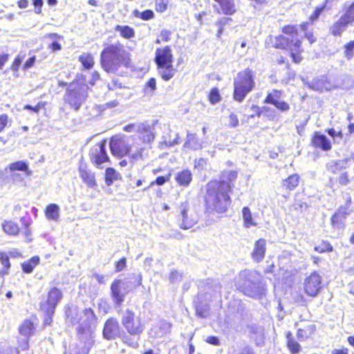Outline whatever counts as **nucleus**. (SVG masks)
I'll return each instance as SVG.
<instances>
[{
    "label": "nucleus",
    "instance_id": "f257e3e1",
    "mask_svg": "<svg viewBox=\"0 0 354 354\" xmlns=\"http://www.w3.org/2000/svg\"><path fill=\"white\" fill-rule=\"evenodd\" d=\"M100 64L106 72L115 73L122 66H131L130 53L119 41L107 44L100 53Z\"/></svg>",
    "mask_w": 354,
    "mask_h": 354
},
{
    "label": "nucleus",
    "instance_id": "f03ea898",
    "mask_svg": "<svg viewBox=\"0 0 354 354\" xmlns=\"http://www.w3.org/2000/svg\"><path fill=\"white\" fill-rule=\"evenodd\" d=\"M229 185L224 182L212 180L206 186L205 203L209 209L225 212L231 203Z\"/></svg>",
    "mask_w": 354,
    "mask_h": 354
},
{
    "label": "nucleus",
    "instance_id": "7ed1b4c3",
    "mask_svg": "<svg viewBox=\"0 0 354 354\" xmlns=\"http://www.w3.org/2000/svg\"><path fill=\"white\" fill-rule=\"evenodd\" d=\"M236 288L245 295L260 299L266 295V287L259 273L254 270H244L234 279Z\"/></svg>",
    "mask_w": 354,
    "mask_h": 354
},
{
    "label": "nucleus",
    "instance_id": "20e7f679",
    "mask_svg": "<svg viewBox=\"0 0 354 354\" xmlns=\"http://www.w3.org/2000/svg\"><path fill=\"white\" fill-rule=\"evenodd\" d=\"M71 321L73 324H78L77 330L80 339L93 340L96 317L91 308L79 310L72 316Z\"/></svg>",
    "mask_w": 354,
    "mask_h": 354
},
{
    "label": "nucleus",
    "instance_id": "39448f33",
    "mask_svg": "<svg viewBox=\"0 0 354 354\" xmlns=\"http://www.w3.org/2000/svg\"><path fill=\"white\" fill-rule=\"evenodd\" d=\"M255 85L252 71L246 68L239 72L234 80V98L241 102Z\"/></svg>",
    "mask_w": 354,
    "mask_h": 354
},
{
    "label": "nucleus",
    "instance_id": "423d86ee",
    "mask_svg": "<svg viewBox=\"0 0 354 354\" xmlns=\"http://www.w3.org/2000/svg\"><path fill=\"white\" fill-rule=\"evenodd\" d=\"M88 86L78 83L68 85L64 95V100L71 109L78 111L87 97Z\"/></svg>",
    "mask_w": 354,
    "mask_h": 354
},
{
    "label": "nucleus",
    "instance_id": "0eeeda50",
    "mask_svg": "<svg viewBox=\"0 0 354 354\" xmlns=\"http://www.w3.org/2000/svg\"><path fill=\"white\" fill-rule=\"evenodd\" d=\"M178 209V225L181 229H190L198 223V216L190 209L189 204L187 201L182 203L179 205Z\"/></svg>",
    "mask_w": 354,
    "mask_h": 354
},
{
    "label": "nucleus",
    "instance_id": "6e6552de",
    "mask_svg": "<svg viewBox=\"0 0 354 354\" xmlns=\"http://www.w3.org/2000/svg\"><path fill=\"white\" fill-rule=\"evenodd\" d=\"M301 41L300 39H296L295 41L292 40L289 41V39L283 35L275 37L274 46L277 48L288 49L290 51L291 57L294 62L299 64L301 57L299 55L301 48Z\"/></svg>",
    "mask_w": 354,
    "mask_h": 354
},
{
    "label": "nucleus",
    "instance_id": "1a4fd4ad",
    "mask_svg": "<svg viewBox=\"0 0 354 354\" xmlns=\"http://www.w3.org/2000/svg\"><path fill=\"white\" fill-rule=\"evenodd\" d=\"M122 324L127 332L133 335H139L144 330L140 317H136L135 313L129 309L123 313Z\"/></svg>",
    "mask_w": 354,
    "mask_h": 354
},
{
    "label": "nucleus",
    "instance_id": "9d476101",
    "mask_svg": "<svg viewBox=\"0 0 354 354\" xmlns=\"http://www.w3.org/2000/svg\"><path fill=\"white\" fill-rule=\"evenodd\" d=\"M62 298V293L57 288H53L48 291L46 301L41 304V310L48 317L45 320L46 323H48V319H51L55 313V309Z\"/></svg>",
    "mask_w": 354,
    "mask_h": 354
},
{
    "label": "nucleus",
    "instance_id": "9b49d317",
    "mask_svg": "<svg viewBox=\"0 0 354 354\" xmlns=\"http://www.w3.org/2000/svg\"><path fill=\"white\" fill-rule=\"evenodd\" d=\"M131 288L130 282H123L119 279L113 281L111 286V296L117 306L122 304Z\"/></svg>",
    "mask_w": 354,
    "mask_h": 354
},
{
    "label": "nucleus",
    "instance_id": "f8f14e48",
    "mask_svg": "<svg viewBox=\"0 0 354 354\" xmlns=\"http://www.w3.org/2000/svg\"><path fill=\"white\" fill-rule=\"evenodd\" d=\"M322 288V277L316 272L307 277L304 281V290L310 297L317 295Z\"/></svg>",
    "mask_w": 354,
    "mask_h": 354
},
{
    "label": "nucleus",
    "instance_id": "ddd939ff",
    "mask_svg": "<svg viewBox=\"0 0 354 354\" xmlns=\"http://www.w3.org/2000/svg\"><path fill=\"white\" fill-rule=\"evenodd\" d=\"M106 140H102L100 142L92 147L89 152V157L91 162L96 165L108 162L109 160V156L106 150Z\"/></svg>",
    "mask_w": 354,
    "mask_h": 354
},
{
    "label": "nucleus",
    "instance_id": "4468645a",
    "mask_svg": "<svg viewBox=\"0 0 354 354\" xmlns=\"http://www.w3.org/2000/svg\"><path fill=\"white\" fill-rule=\"evenodd\" d=\"M156 121L145 122L137 124L136 132L143 142L150 143L155 138V124Z\"/></svg>",
    "mask_w": 354,
    "mask_h": 354
},
{
    "label": "nucleus",
    "instance_id": "2eb2a0df",
    "mask_svg": "<svg viewBox=\"0 0 354 354\" xmlns=\"http://www.w3.org/2000/svg\"><path fill=\"white\" fill-rule=\"evenodd\" d=\"M109 145L112 153L115 156H123L130 152V147L122 138L113 137Z\"/></svg>",
    "mask_w": 354,
    "mask_h": 354
},
{
    "label": "nucleus",
    "instance_id": "dca6fc26",
    "mask_svg": "<svg viewBox=\"0 0 354 354\" xmlns=\"http://www.w3.org/2000/svg\"><path fill=\"white\" fill-rule=\"evenodd\" d=\"M120 333L118 322L113 318L106 320L103 329L104 337L106 339H114L120 335Z\"/></svg>",
    "mask_w": 354,
    "mask_h": 354
},
{
    "label": "nucleus",
    "instance_id": "f3484780",
    "mask_svg": "<svg viewBox=\"0 0 354 354\" xmlns=\"http://www.w3.org/2000/svg\"><path fill=\"white\" fill-rule=\"evenodd\" d=\"M280 97L281 92L277 90H273L271 93L268 94L264 102L273 104L277 109L281 111H288L290 106L286 102L280 101Z\"/></svg>",
    "mask_w": 354,
    "mask_h": 354
},
{
    "label": "nucleus",
    "instance_id": "a211bd4d",
    "mask_svg": "<svg viewBox=\"0 0 354 354\" xmlns=\"http://www.w3.org/2000/svg\"><path fill=\"white\" fill-rule=\"evenodd\" d=\"M155 62L157 66L166 65L173 63V55L169 46L163 48H157L156 51Z\"/></svg>",
    "mask_w": 354,
    "mask_h": 354
},
{
    "label": "nucleus",
    "instance_id": "6ab92c4d",
    "mask_svg": "<svg viewBox=\"0 0 354 354\" xmlns=\"http://www.w3.org/2000/svg\"><path fill=\"white\" fill-rule=\"evenodd\" d=\"M217 3L214 6L218 14L232 15L236 12L234 0H214Z\"/></svg>",
    "mask_w": 354,
    "mask_h": 354
},
{
    "label": "nucleus",
    "instance_id": "aec40b11",
    "mask_svg": "<svg viewBox=\"0 0 354 354\" xmlns=\"http://www.w3.org/2000/svg\"><path fill=\"white\" fill-rule=\"evenodd\" d=\"M266 252V240L259 239L255 241L254 248L251 252V258L253 261L259 263L263 261Z\"/></svg>",
    "mask_w": 354,
    "mask_h": 354
},
{
    "label": "nucleus",
    "instance_id": "412c9836",
    "mask_svg": "<svg viewBox=\"0 0 354 354\" xmlns=\"http://www.w3.org/2000/svg\"><path fill=\"white\" fill-rule=\"evenodd\" d=\"M79 174L82 181L86 184L88 187L93 188L97 186L95 174L87 169L86 165L81 164L79 166Z\"/></svg>",
    "mask_w": 354,
    "mask_h": 354
},
{
    "label": "nucleus",
    "instance_id": "4be33fe9",
    "mask_svg": "<svg viewBox=\"0 0 354 354\" xmlns=\"http://www.w3.org/2000/svg\"><path fill=\"white\" fill-rule=\"evenodd\" d=\"M312 144L316 148H319L323 151H329L331 149L330 140L326 136L316 132L312 139Z\"/></svg>",
    "mask_w": 354,
    "mask_h": 354
},
{
    "label": "nucleus",
    "instance_id": "5701e85b",
    "mask_svg": "<svg viewBox=\"0 0 354 354\" xmlns=\"http://www.w3.org/2000/svg\"><path fill=\"white\" fill-rule=\"evenodd\" d=\"M175 180L183 187H187L192 180V174L189 169H184L176 174Z\"/></svg>",
    "mask_w": 354,
    "mask_h": 354
},
{
    "label": "nucleus",
    "instance_id": "b1692460",
    "mask_svg": "<svg viewBox=\"0 0 354 354\" xmlns=\"http://www.w3.org/2000/svg\"><path fill=\"white\" fill-rule=\"evenodd\" d=\"M183 147L192 150H198L201 149L203 145L195 133L188 132L187 134V140Z\"/></svg>",
    "mask_w": 354,
    "mask_h": 354
},
{
    "label": "nucleus",
    "instance_id": "393cba45",
    "mask_svg": "<svg viewBox=\"0 0 354 354\" xmlns=\"http://www.w3.org/2000/svg\"><path fill=\"white\" fill-rule=\"evenodd\" d=\"M349 24L342 17L335 22L329 29L330 32L334 36H340L346 30Z\"/></svg>",
    "mask_w": 354,
    "mask_h": 354
},
{
    "label": "nucleus",
    "instance_id": "a878e982",
    "mask_svg": "<svg viewBox=\"0 0 354 354\" xmlns=\"http://www.w3.org/2000/svg\"><path fill=\"white\" fill-rule=\"evenodd\" d=\"M158 69L161 77L165 81L171 79L176 73V70L174 68L172 64L158 66Z\"/></svg>",
    "mask_w": 354,
    "mask_h": 354
},
{
    "label": "nucleus",
    "instance_id": "bb28decb",
    "mask_svg": "<svg viewBox=\"0 0 354 354\" xmlns=\"http://www.w3.org/2000/svg\"><path fill=\"white\" fill-rule=\"evenodd\" d=\"M60 209L58 205L55 203L49 204L45 209V216L49 221H57L59 218Z\"/></svg>",
    "mask_w": 354,
    "mask_h": 354
},
{
    "label": "nucleus",
    "instance_id": "cd10ccee",
    "mask_svg": "<svg viewBox=\"0 0 354 354\" xmlns=\"http://www.w3.org/2000/svg\"><path fill=\"white\" fill-rule=\"evenodd\" d=\"M93 343V340L81 339L80 344L77 347L75 348L71 353H65V354H88Z\"/></svg>",
    "mask_w": 354,
    "mask_h": 354
},
{
    "label": "nucleus",
    "instance_id": "c85d7f7f",
    "mask_svg": "<svg viewBox=\"0 0 354 354\" xmlns=\"http://www.w3.org/2000/svg\"><path fill=\"white\" fill-rule=\"evenodd\" d=\"M237 172L236 171H225L222 173L221 179L217 182H224L230 187V192L234 186V182L237 178Z\"/></svg>",
    "mask_w": 354,
    "mask_h": 354
},
{
    "label": "nucleus",
    "instance_id": "c756f323",
    "mask_svg": "<svg viewBox=\"0 0 354 354\" xmlns=\"http://www.w3.org/2000/svg\"><path fill=\"white\" fill-rule=\"evenodd\" d=\"M299 183V176L297 174L290 175L283 181V186L288 190L295 189Z\"/></svg>",
    "mask_w": 354,
    "mask_h": 354
},
{
    "label": "nucleus",
    "instance_id": "7c9ffc66",
    "mask_svg": "<svg viewBox=\"0 0 354 354\" xmlns=\"http://www.w3.org/2000/svg\"><path fill=\"white\" fill-rule=\"evenodd\" d=\"M242 215L243 219V225L246 228L252 226H256L257 223L253 221L252 215L250 209L248 207H244L242 209Z\"/></svg>",
    "mask_w": 354,
    "mask_h": 354
},
{
    "label": "nucleus",
    "instance_id": "2f4dec72",
    "mask_svg": "<svg viewBox=\"0 0 354 354\" xmlns=\"http://www.w3.org/2000/svg\"><path fill=\"white\" fill-rule=\"evenodd\" d=\"M9 169L11 171H24L26 176H30L32 174V171L28 169L27 163L24 161H17L15 162L11 163L9 165Z\"/></svg>",
    "mask_w": 354,
    "mask_h": 354
},
{
    "label": "nucleus",
    "instance_id": "473e14b6",
    "mask_svg": "<svg viewBox=\"0 0 354 354\" xmlns=\"http://www.w3.org/2000/svg\"><path fill=\"white\" fill-rule=\"evenodd\" d=\"M300 28L302 32H304L306 38L309 41L310 44L314 43L316 41V37L313 35L312 31V24L310 22H304L300 25Z\"/></svg>",
    "mask_w": 354,
    "mask_h": 354
},
{
    "label": "nucleus",
    "instance_id": "72a5a7b5",
    "mask_svg": "<svg viewBox=\"0 0 354 354\" xmlns=\"http://www.w3.org/2000/svg\"><path fill=\"white\" fill-rule=\"evenodd\" d=\"M34 330L33 323L30 320H25L19 327V333L25 337H29L32 335Z\"/></svg>",
    "mask_w": 354,
    "mask_h": 354
},
{
    "label": "nucleus",
    "instance_id": "f704fd0d",
    "mask_svg": "<svg viewBox=\"0 0 354 354\" xmlns=\"http://www.w3.org/2000/svg\"><path fill=\"white\" fill-rule=\"evenodd\" d=\"M115 30V31L120 32L121 36L125 39H129L135 36L134 30L129 26L118 25Z\"/></svg>",
    "mask_w": 354,
    "mask_h": 354
},
{
    "label": "nucleus",
    "instance_id": "c9c22d12",
    "mask_svg": "<svg viewBox=\"0 0 354 354\" xmlns=\"http://www.w3.org/2000/svg\"><path fill=\"white\" fill-rule=\"evenodd\" d=\"M0 262L3 266V268L0 269V277H3L8 274V269L10 266L9 257L6 253L0 252Z\"/></svg>",
    "mask_w": 354,
    "mask_h": 354
},
{
    "label": "nucleus",
    "instance_id": "e433bc0d",
    "mask_svg": "<svg viewBox=\"0 0 354 354\" xmlns=\"http://www.w3.org/2000/svg\"><path fill=\"white\" fill-rule=\"evenodd\" d=\"M39 258L38 257H33L29 261L22 263V269L26 273H30L32 272L33 268L39 263Z\"/></svg>",
    "mask_w": 354,
    "mask_h": 354
},
{
    "label": "nucleus",
    "instance_id": "4c0bfd02",
    "mask_svg": "<svg viewBox=\"0 0 354 354\" xmlns=\"http://www.w3.org/2000/svg\"><path fill=\"white\" fill-rule=\"evenodd\" d=\"M287 345L292 354L298 353L300 350V345L293 339L290 332L287 333Z\"/></svg>",
    "mask_w": 354,
    "mask_h": 354
},
{
    "label": "nucleus",
    "instance_id": "58836bf2",
    "mask_svg": "<svg viewBox=\"0 0 354 354\" xmlns=\"http://www.w3.org/2000/svg\"><path fill=\"white\" fill-rule=\"evenodd\" d=\"M79 60L86 69L91 68L94 64L93 57L88 53H84L80 55Z\"/></svg>",
    "mask_w": 354,
    "mask_h": 354
},
{
    "label": "nucleus",
    "instance_id": "ea45409f",
    "mask_svg": "<svg viewBox=\"0 0 354 354\" xmlns=\"http://www.w3.org/2000/svg\"><path fill=\"white\" fill-rule=\"evenodd\" d=\"M283 32L290 37V38L288 37L289 41H291L292 40L295 41L296 39H299L298 38L297 29L295 26L288 25L284 26L283 28ZM286 37L288 38V37Z\"/></svg>",
    "mask_w": 354,
    "mask_h": 354
},
{
    "label": "nucleus",
    "instance_id": "a19ab883",
    "mask_svg": "<svg viewBox=\"0 0 354 354\" xmlns=\"http://www.w3.org/2000/svg\"><path fill=\"white\" fill-rule=\"evenodd\" d=\"M3 231L10 235H16L19 232V227L18 225L12 222V221H6L3 224Z\"/></svg>",
    "mask_w": 354,
    "mask_h": 354
},
{
    "label": "nucleus",
    "instance_id": "79ce46f5",
    "mask_svg": "<svg viewBox=\"0 0 354 354\" xmlns=\"http://www.w3.org/2000/svg\"><path fill=\"white\" fill-rule=\"evenodd\" d=\"M118 178V174L117 171L111 167L107 168L105 172V182L106 185L110 186L112 185L114 180H116Z\"/></svg>",
    "mask_w": 354,
    "mask_h": 354
},
{
    "label": "nucleus",
    "instance_id": "37998d69",
    "mask_svg": "<svg viewBox=\"0 0 354 354\" xmlns=\"http://www.w3.org/2000/svg\"><path fill=\"white\" fill-rule=\"evenodd\" d=\"M342 17L349 24L354 21V1L348 6H345V12Z\"/></svg>",
    "mask_w": 354,
    "mask_h": 354
},
{
    "label": "nucleus",
    "instance_id": "c03bdc74",
    "mask_svg": "<svg viewBox=\"0 0 354 354\" xmlns=\"http://www.w3.org/2000/svg\"><path fill=\"white\" fill-rule=\"evenodd\" d=\"M309 85L310 87L315 91L323 92L324 91L328 90L326 85V81L323 79L314 80Z\"/></svg>",
    "mask_w": 354,
    "mask_h": 354
},
{
    "label": "nucleus",
    "instance_id": "a18cd8bd",
    "mask_svg": "<svg viewBox=\"0 0 354 354\" xmlns=\"http://www.w3.org/2000/svg\"><path fill=\"white\" fill-rule=\"evenodd\" d=\"M314 326L310 325L308 326L304 329H298L297 330V337L300 341H304L306 339L309 335L313 332Z\"/></svg>",
    "mask_w": 354,
    "mask_h": 354
},
{
    "label": "nucleus",
    "instance_id": "49530a36",
    "mask_svg": "<svg viewBox=\"0 0 354 354\" xmlns=\"http://www.w3.org/2000/svg\"><path fill=\"white\" fill-rule=\"evenodd\" d=\"M134 16L143 20H149L154 17V13L151 10H146L143 12L134 11Z\"/></svg>",
    "mask_w": 354,
    "mask_h": 354
},
{
    "label": "nucleus",
    "instance_id": "de8ad7c7",
    "mask_svg": "<svg viewBox=\"0 0 354 354\" xmlns=\"http://www.w3.org/2000/svg\"><path fill=\"white\" fill-rule=\"evenodd\" d=\"M345 218L344 212L338 210L331 218V222L334 227H339Z\"/></svg>",
    "mask_w": 354,
    "mask_h": 354
},
{
    "label": "nucleus",
    "instance_id": "09e8293b",
    "mask_svg": "<svg viewBox=\"0 0 354 354\" xmlns=\"http://www.w3.org/2000/svg\"><path fill=\"white\" fill-rule=\"evenodd\" d=\"M344 55L347 59H351L354 57V40L351 41L344 46Z\"/></svg>",
    "mask_w": 354,
    "mask_h": 354
},
{
    "label": "nucleus",
    "instance_id": "8fccbe9b",
    "mask_svg": "<svg viewBox=\"0 0 354 354\" xmlns=\"http://www.w3.org/2000/svg\"><path fill=\"white\" fill-rule=\"evenodd\" d=\"M156 88V79L151 77L147 82L145 86V92L147 95H151L153 93V91Z\"/></svg>",
    "mask_w": 354,
    "mask_h": 354
},
{
    "label": "nucleus",
    "instance_id": "3c124183",
    "mask_svg": "<svg viewBox=\"0 0 354 354\" xmlns=\"http://www.w3.org/2000/svg\"><path fill=\"white\" fill-rule=\"evenodd\" d=\"M333 247L332 245L326 241H323L319 245L315 247V250L319 253L325 252H330L332 251Z\"/></svg>",
    "mask_w": 354,
    "mask_h": 354
},
{
    "label": "nucleus",
    "instance_id": "603ef678",
    "mask_svg": "<svg viewBox=\"0 0 354 354\" xmlns=\"http://www.w3.org/2000/svg\"><path fill=\"white\" fill-rule=\"evenodd\" d=\"M209 100L212 104H216L221 100L220 94L217 88H214L211 90Z\"/></svg>",
    "mask_w": 354,
    "mask_h": 354
},
{
    "label": "nucleus",
    "instance_id": "864d4df0",
    "mask_svg": "<svg viewBox=\"0 0 354 354\" xmlns=\"http://www.w3.org/2000/svg\"><path fill=\"white\" fill-rule=\"evenodd\" d=\"M169 0H156V9L158 12H163L167 8Z\"/></svg>",
    "mask_w": 354,
    "mask_h": 354
},
{
    "label": "nucleus",
    "instance_id": "5fc2aeb1",
    "mask_svg": "<svg viewBox=\"0 0 354 354\" xmlns=\"http://www.w3.org/2000/svg\"><path fill=\"white\" fill-rule=\"evenodd\" d=\"M170 177H171V174H169L167 176H158V177L156 178L155 181H152L150 183V185L149 186V187H152L155 184H156L158 185H162L166 182L169 180Z\"/></svg>",
    "mask_w": 354,
    "mask_h": 354
},
{
    "label": "nucleus",
    "instance_id": "6e6d98bb",
    "mask_svg": "<svg viewBox=\"0 0 354 354\" xmlns=\"http://www.w3.org/2000/svg\"><path fill=\"white\" fill-rule=\"evenodd\" d=\"M239 121L237 115L234 113H231L229 115V127L232 128H236L239 126Z\"/></svg>",
    "mask_w": 354,
    "mask_h": 354
},
{
    "label": "nucleus",
    "instance_id": "4d7b16f0",
    "mask_svg": "<svg viewBox=\"0 0 354 354\" xmlns=\"http://www.w3.org/2000/svg\"><path fill=\"white\" fill-rule=\"evenodd\" d=\"M169 281L171 283L180 281L182 279L181 274L176 270H172L169 274Z\"/></svg>",
    "mask_w": 354,
    "mask_h": 354
},
{
    "label": "nucleus",
    "instance_id": "13d9d810",
    "mask_svg": "<svg viewBox=\"0 0 354 354\" xmlns=\"http://www.w3.org/2000/svg\"><path fill=\"white\" fill-rule=\"evenodd\" d=\"M196 315L198 317L205 318V317H207L208 315V308L206 306H205L204 308L200 307V306H196Z\"/></svg>",
    "mask_w": 354,
    "mask_h": 354
},
{
    "label": "nucleus",
    "instance_id": "bf43d9fd",
    "mask_svg": "<svg viewBox=\"0 0 354 354\" xmlns=\"http://www.w3.org/2000/svg\"><path fill=\"white\" fill-rule=\"evenodd\" d=\"M232 21V19L230 18V17H221V19H219L216 22V26L218 27V28H220V27H222L223 28V27L227 24H229L230 22Z\"/></svg>",
    "mask_w": 354,
    "mask_h": 354
},
{
    "label": "nucleus",
    "instance_id": "052dcab7",
    "mask_svg": "<svg viewBox=\"0 0 354 354\" xmlns=\"http://www.w3.org/2000/svg\"><path fill=\"white\" fill-rule=\"evenodd\" d=\"M324 8H325V6H323L317 7L315 9V10L313 12V14L309 18V19L310 20L311 22H313L315 20H317L318 19V17H319L320 14L324 10Z\"/></svg>",
    "mask_w": 354,
    "mask_h": 354
},
{
    "label": "nucleus",
    "instance_id": "680f3d73",
    "mask_svg": "<svg viewBox=\"0 0 354 354\" xmlns=\"http://www.w3.org/2000/svg\"><path fill=\"white\" fill-rule=\"evenodd\" d=\"M45 103L44 102H39L37 106H32L30 105H26L24 106V109L26 110H32L35 113H38L41 109L44 108Z\"/></svg>",
    "mask_w": 354,
    "mask_h": 354
},
{
    "label": "nucleus",
    "instance_id": "e2e57ef3",
    "mask_svg": "<svg viewBox=\"0 0 354 354\" xmlns=\"http://www.w3.org/2000/svg\"><path fill=\"white\" fill-rule=\"evenodd\" d=\"M127 259L125 257L122 258L115 263V272H120L126 267Z\"/></svg>",
    "mask_w": 354,
    "mask_h": 354
},
{
    "label": "nucleus",
    "instance_id": "0e129e2a",
    "mask_svg": "<svg viewBox=\"0 0 354 354\" xmlns=\"http://www.w3.org/2000/svg\"><path fill=\"white\" fill-rule=\"evenodd\" d=\"M205 341L214 346H219L221 343L219 339L216 336H207Z\"/></svg>",
    "mask_w": 354,
    "mask_h": 354
},
{
    "label": "nucleus",
    "instance_id": "69168bd1",
    "mask_svg": "<svg viewBox=\"0 0 354 354\" xmlns=\"http://www.w3.org/2000/svg\"><path fill=\"white\" fill-rule=\"evenodd\" d=\"M144 149L140 148L138 149L135 153H133L131 156L133 160H138L139 159H143L145 156L143 154Z\"/></svg>",
    "mask_w": 354,
    "mask_h": 354
},
{
    "label": "nucleus",
    "instance_id": "338daca9",
    "mask_svg": "<svg viewBox=\"0 0 354 354\" xmlns=\"http://www.w3.org/2000/svg\"><path fill=\"white\" fill-rule=\"evenodd\" d=\"M21 62H22V59L19 56H17L15 59V60L12 64L11 69L14 71H17L19 70V66L21 64Z\"/></svg>",
    "mask_w": 354,
    "mask_h": 354
},
{
    "label": "nucleus",
    "instance_id": "774afa93",
    "mask_svg": "<svg viewBox=\"0 0 354 354\" xmlns=\"http://www.w3.org/2000/svg\"><path fill=\"white\" fill-rule=\"evenodd\" d=\"M8 123V116L6 114L0 115V132H1Z\"/></svg>",
    "mask_w": 354,
    "mask_h": 354
}]
</instances>
